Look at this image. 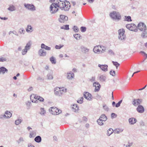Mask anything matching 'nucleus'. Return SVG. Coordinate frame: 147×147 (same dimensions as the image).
Returning a JSON list of instances; mask_svg holds the SVG:
<instances>
[{
    "instance_id": "1",
    "label": "nucleus",
    "mask_w": 147,
    "mask_h": 147,
    "mask_svg": "<svg viewBox=\"0 0 147 147\" xmlns=\"http://www.w3.org/2000/svg\"><path fill=\"white\" fill-rule=\"evenodd\" d=\"M58 2L59 7L61 10L65 11L69 10L70 7V4L67 1H59Z\"/></svg>"
},
{
    "instance_id": "2",
    "label": "nucleus",
    "mask_w": 147,
    "mask_h": 147,
    "mask_svg": "<svg viewBox=\"0 0 147 147\" xmlns=\"http://www.w3.org/2000/svg\"><path fill=\"white\" fill-rule=\"evenodd\" d=\"M106 48L105 46L98 45L95 46L93 49V52L99 54L104 53Z\"/></svg>"
},
{
    "instance_id": "3",
    "label": "nucleus",
    "mask_w": 147,
    "mask_h": 147,
    "mask_svg": "<svg viewBox=\"0 0 147 147\" xmlns=\"http://www.w3.org/2000/svg\"><path fill=\"white\" fill-rule=\"evenodd\" d=\"M66 92V89L64 87H56L54 89V93L55 95L61 96Z\"/></svg>"
},
{
    "instance_id": "4",
    "label": "nucleus",
    "mask_w": 147,
    "mask_h": 147,
    "mask_svg": "<svg viewBox=\"0 0 147 147\" xmlns=\"http://www.w3.org/2000/svg\"><path fill=\"white\" fill-rule=\"evenodd\" d=\"M59 5L57 3H54L50 6L49 11L51 14L55 13L58 10Z\"/></svg>"
},
{
    "instance_id": "5",
    "label": "nucleus",
    "mask_w": 147,
    "mask_h": 147,
    "mask_svg": "<svg viewBox=\"0 0 147 147\" xmlns=\"http://www.w3.org/2000/svg\"><path fill=\"white\" fill-rule=\"evenodd\" d=\"M111 17L114 20L119 21L121 18L120 13L117 12L113 11L110 14Z\"/></svg>"
},
{
    "instance_id": "6",
    "label": "nucleus",
    "mask_w": 147,
    "mask_h": 147,
    "mask_svg": "<svg viewBox=\"0 0 147 147\" xmlns=\"http://www.w3.org/2000/svg\"><path fill=\"white\" fill-rule=\"evenodd\" d=\"M30 99L33 102L37 103L38 102L37 100L40 102H43L44 101V99L41 96L33 95L30 96Z\"/></svg>"
},
{
    "instance_id": "7",
    "label": "nucleus",
    "mask_w": 147,
    "mask_h": 147,
    "mask_svg": "<svg viewBox=\"0 0 147 147\" xmlns=\"http://www.w3.org/2000/svg\"><path fill=\"white\" fill-rule=\"evenodd\" d=\"M49 111L51 114L54 115H59L61 112V110L54 107L50 108Z\"/></svg>"
},
{
    "instance_id": "8",
    "label": "nucleus",
    "mask_w": 147,
    "mask_h": 147,
    "mask_svg": "<svg viewBox=\"0 0 147 147\" xmlns=\"http://www.w3.org/2000/svg\"><path fill=\"white\" fill-rule=\"evenodd\" d=\"M118 38L120 40L123 41L126 39V36L125 34V30L123 29H120L118 31Z\"/></svg>"
},
{
    "instance_id": "9",
    "label": "nucleus",
    "mask_w": 147,
    "mask_h": 147,
    "mask_svg": "<svg viewBox=\"0 0 147 147\" xmlns=\"http://www.w3.org/2000/svg\"><path fill=\"white\" fill-rule=\"evenodd\" d=\"M31 44L32 42L31 41H29L27 43L24 49L22 51V53L23 55H24L27 53L28 51L30 49Z\"/></svg>"
},
{
    "instance_id": "10",
    "label": "nucleus",
    "mask_w": 147,
    "mask_h": 147,
    "mask_svg": "<svg viewBox=\"0 0 147 147\" xmlns=\"http://www.w3.org/2000/svg\"><path fill=\"white\" fill-rule=\"evenodd\" d=\"M127 28L130 30L137 32L138 31L137 29V27L135 24H129L126 25Z\"/></svg>"
},
{
    "instance_id": "11",
    "label": "nucleus",
    "mask_w": 147,
    "mask_h": 147,
    "mask_svg": "<svg viewBox=\"0 0 147 147\" xmlns=\"http://www.w3.org/2000/svg\"><path fill=\"white\" fill-rule=\"evenodd\" d=\"M138 28L141 31L146 30V25L143 23H139L137 27V29Z\"/></svg>"
},
{
    "instance_id": "12",
    "label": "nucleus",
    "mask_w": 147,
    "mask_h": 147,
    "mask_svg": "<svg viewBox=\"0 0 147 147\" xmlns=\"http://www.w3.org/2000/svg\"><path fill=\"white\" fill-rule=\"evenodd\" d=\"M68 20V18L67 16L64 15H61L59 18V21L60 23H64L67 21Z\"/></svg>"
},
{
    "instance_id": "13",
    "label": "nucleus",
    "mask_w": 147,
    "mask_h": 147,
    "mask_svg": "<svg viewBox=\"0 0 147 147\" xmlns=\"http://www.w3.org/2000/svg\"><path fill=\"white\" fill-rule=\"evenodd\" d=\"M24 5L25 7L29 10L34 11L35 10L34 6L32 4L24 3Z\"/></svg>"
},
{
    "instance_id": "14",
    "label": "nucleus",
    "mask_w": 147,
    "mask_h": 147,
    "mask_svg": "<svg viewBox=\"0 0 147 147\" xmlns=\"http://www.w3.org/2000/svg\"><path fill=\"white\" fill-rule=\"evenodd\" d=\"M81 52L84 54H88L89 53L90 49L84 45H82L80 47Z\"/></svg>"
},
{
    "instance_id": "15",
    "label": "nucleus",
    "mask_w": 147,
    "mask_h": 147,
    "mask_svg": "<svg viewBox=\"0 0 147 147\" xmlns=\"http://www.w3.org/2000/svg\"><path fill=\"white\" fill-rule=\"evenodd\" d=\"M84 98L87 100L90 101L92 100L93 97L91 94L88 92H84L83 93Z\"/></svg>"
},
{
    "instance_id": "16",
    "label": "nucleus",
    "mask_w": 147,
    "mask_h": 147,
    "mask_svg": "<svg viewBox=\"0 0 147 147\" xmlns=\"http://www.w3.org/2000/svg\"><path fill=\"white\" fill-rule=\"evenodd\" d=\"M74 77V74L71 71L68 72L67 74V78L69 80H71Z\"/></svg>"
},
{
    "instance_id": "17",
    "label": "nucleus",
    "mask_w": 147,
    "mask_h": 147,
    "mask_svg": "<svg viewBox=\"0 0 147 147\" xmlns=\"http://www.w3.org/2000/svg\"><path fill=\"white\" fill-rule=\"evenodd\" d=\"M93 86L95 87V91H99L100 87V85L98 82H94L93 84Z\"/></svg>"
},
{
    "instance_id": "18",
    "label": "nucleus",
    "mask_w": 147,
    "mask_h": 147,
    "mask_svg": "<svg viewBox=\"0 0 147 147\" xmlns=\"http://www.w3.org/2000/svg\"><path fill=\"white\" fill-rule=\"evenodd\" d=\"M98 66L100 67L102 70L104 71H108V66L106 65H101L99 64Z\"/></svg>"
},
{
    "instance_id": "19",
    "label": "nucleus",
    "mask_w": 147,
    "mask_h": 147,
    "mask_svg": "<svg viewBox=\"0 0 147 147\" xmlns=\"http://www.w3.org/2000/svg\"><path fill=\"white\" fill-rule=\"evenodd\" d=\"M46 51L42 49L39 50L38 54L40 56H45L46 55Z\"/></svg>"
},
{
    "instance_id": "20",
    "label": "nucleus",
    "mask_w": 147,
    "mask_h": 147,
    "mask_svg": "<svg viewBox=\"0 0 147 147\" xmlns=\"http://www.w3.org/2000/svg\"><path fill=\"white\" fill-rule=\"evenodd\" d=\"M99 80L102 82L105 81L106 79V76L105 75H100L98 76Z\"/></svg>"
},
{
    "instance_id": "21",
    "label": "nucleus",
    "mask_w": 147,
    "mask_h": 147,
    "mask_svg": "<svg viewBox=\"0 0 147 147\" xmlns=\"http://www.w3.org/2000/svg\"><path fill=\"white\" fill-rule=\"evenodd\" d=\"M142 102V100L139 99H134L133 102V104L136 106L139 104H140Z\"/></svg>"
},
{
    "instance_id": "22",
    "label": "nucleus",
    "mask_w": 147,
    "mask_h": 147,
    "mask_svg": "<svg viewBox=\"0 0 147 147\" xmlns=\"http://www.w3.org/2000/svg\"><path fill=\"white\" fill-rule=\"evenodd\" d=\"M137 111L140 113H142L144 112V110L143 107L141 105H139L137 108Z\"/></svg>"
},
{
    "instance_id": "23",
    "label": "nucleus",
    "mask_w": 147,
    "mask_h": 147,
    "mask_svg": "<svg viewBox=\"0 0 147 147\" xmlns=\"http://www.w3.org/2000/svg\"><path fill=\"white\" fill-rule=\"evenodd\" d=\"M72 110L75 112H78L79 110V108L77 104H74L72 106Z\"/></svg>"
},
{
    "instance_id": "24",
    "label": "nucleus",
    "mask_w": 147,
    "mask_h": 147,
    "mask_svg": "<svg viewBox=\"0 0 147 147\" xmlns=\"http://www.w3.org/2000/svg\"><path fill=\"white\" fill-rule=\"evenodd\" d=\"M41 48L42 49H45L47 51H50L51 50V48L46 45L45 44L42 43L41 45Z\"/></svg>"
},
{
    "instance_id": "25",
    "label": "nucleus",
    "mask_w": 147,
    "mask_h": 147,
    "mask_svg": "<svg viewBox=\"0 0 147 147\" xmlns=\"http://www.w3.org/2000/svg\"><path fill=\"white\" fill-rule=\"evenodd\" d=\"M46 112L45 109L43 108H41L40 109L39 114L42 116H45L46 114Z\"/></svg>"
},
{
    "instance_id": "26",
    "label": "nucleus",
    "mask_w": 147,
    "mask_h": 147,
    "mask_svg": "<svg viewBox=\"0 0 147 147\" xmlns=\"http://www.w3.org/2000/svg\"><path fill=\"white\" fill-rule=\"evenodd\" d=\"M7 69L5 67H1L0 68V74H4L5 72L7 73Z\"/></svg>"
},
{
    "instance_id": "27",
    "label": "nucleus",
    "mask_w": 147,
    "mask_h": 147,
    "mask_svg": "<svg viewBox=\"0 0 147 147\" xmlns=\"http://www.w3.org/2000/svg\"><path fill=\"white\" fill-rule=\"evenodd\" d=\"M136 121V119L134 118H131L129 119V123L131 125L134 124Z\"/></svg>"
},
{
    "instance_id": "28",
    "label": "nucleus",
    "mask_w": 147,
    "mask_h": 147,
    "mask_svg": "<svg viewBox=\"0 0 147 147\" xmlns=\"http://www.w3.org/2000/svg\"><path fill=\"white\" fill-rule=\"evenodd\" d=\"M33 31L32 27L30 25H28L26 29V31L27 32H31Z\"/></svg>"
},
{
    "instance_id": "29",
    "label": "nucleus",
    "mask_w": 147,
    "mask_h": 147,
    "mask_svg": "<svg viewBox=\"0 0 147 147\" xmlns=\"http://www.w3.org/2000/svg\"><path fill=\"white\" fill-rule=\"evenodd\" d=\"M22 119L21 117H19L15 121V124L16 125H18L22 121Z\"/></svg>"
},
{
    "instance_id": "30",
    "label": "nucleus",
    "mask_w": 147,
    "mask_h": 147,
    "mask_svg": "<svg viewBox=\"0 0 147 147\" xmlns=\"http://www.w3.org/2000/svg\"><path fill=\"white\" fill-rule=\"evenodd\" d=\"M36 135V132L35 131H33L30 132L29 137L30 138L34 137Z\"/></svg>"
},
{
    "instance_id": "31",
    "label": "nucleus",
    "mask_w": 147,
    "mask_h": 147,
    "mask_svg": "<svg viewBox=\"0 0 147 147\" xmlns=\"http://www.w3.org/2000/svg\"><path fill=\"white\" fill-rule=\"evenodd\" d=\"M41 138L40 136H38L36 137L34 139V140L37 142L39 143L41 141Z\"/></svg>"
},
{
    "instance_id": "32",
    "label": "nucleus",
    "mask_w": 147,
    "mask_h": 147,
    "mask_svg": "<svg viewBox=\"0 0 147 147\" xmlns=\"http://www.w3.org/2000/svg\"><path fill=\"white\" fill-rule=\"evenodd\" d=\"M8 9L11 11H12L15 10L16 7L13 5H10L8 8Z\"/></svg>"
},
{
    "instance_id": "33",
    "label": "nucleus",
    "mask_w": 147,
    "mask_h": 147,
    "mask_svg": "<svg viewBox=\"0 0 147 147\" xmlns=\"http://www.w3.org/2000/svg\"><path fill=\"white\" fill-rule=\"evenodd\" d=\"M5 114L7 115V116H6L7 119L10 118L12 116V114L9 111H5Z\"/></svg>"
},
{
    "instance_id": "34",
    "label": "nucleus",
    "mask_w": 147,
    "mask_h": 147,
    "mask_svg": "<svg viewBox=\"0 0 147 147\" xmlns=\"http://www.w3.org/2000/svg\"><path fill=\"white\" fill-rule=\"evenodd\" d=\"M143 32L141 34L142 37L144 38H145L147 37V32L146 30L143 31Z\"/></svg>"
},
{
    "instance_id": "35",
    "label": "nucleus",
    "mask_w": 147,
    "mask_h": 147,
    "mask_svg": "<svg viewBox=\"0 0 147 147\" xmlns=\"http://www.w3.org/2000/svg\"><path fill=\"white\" fill-rule=\"evenodd\" d=\"M50 61L52 64H55L56 63V61L55 57L52 56L50 58Z\"/></svg>"
},
{
    "instance_id": "36",
    "label": "nucleus",
    "mask_w": 147,
    "mask_h": 147,
    "mask_svg": "<svg viewBox=\"0 0 147 147\" xmlns=\"http://www.w3.org/2000/svg\"><path fill=\"white\" fill-rule=\"evenodd\" d=\"M101 118H99V119L97 120V122L98 124L100 125H102L104 124V121L101 119Z\"/></svg>"
},
{
    "instance_id": "37",
    "label": "nucleus",
    "mask_w": 147,
    "mask_h": 147,
    "mask_svg": "<svg viewBox=\"0 0 147 147\" xmlns=\"http://www.w3.org/2000/svg\"><path fill=\"white\" fill-rule=\"evenodd\" d=\"M100 118H101V119L104 122L106 121L107 119V117L104 114H102L100 117Z\"/></svg>"
},
{
    "instance_id": "38",
    "label": "nucleus",
    "mask_w": 147,
    "mask_h": 147,
    "mask_svg": "<svg viewBox=\"0 0 147 147\" xmlns=\"http://www.w3.org/2000/svg\"><path fill=\"white\" fill-rule=\"evenodd\" d=\"M113 132V130L112 128L109 129L107 131V135L109 136H110Z\"/></svg>"
},
{
    "instance_id": "39",
    "label": "nucleus",
    "mask_w": 147,
    "mask_h": 147,
    "mask_svg": "<svg viewBox=\"0 0 147 147\" xmlns=\"http://www.w3.org/2000/svg\"><path fill=\"white\" fill-rule=\"evenodd\" d=\"M60 28L61 29L66 30H68L69 29V26L67 25L61 26V27Z\"/></svg>"
},
{
    "instance_id": "40",
    "label": "nucleus",
    "mask_w": 147,
    "mask_h": 147,
    "mask_svg": "<svg viewBox=\"0 0 147 147\" xmlns=\"http://www.w3.org/2000/svg\"><path fill=\"white\" fill-rule=\"evenodd\" d=\"M18 32L21 34H24L25 32L23 28H21L19 30Z\"/></svg>"
},
{
    "instance_id": "41",
    "label": "nucleus",
    "mask_w": 147,
    "mask_h": 147,
    "mask_svg": "<svg viewBox=\"0 0 147 147\" xmlns=\"http://www.w3.org/2000/svg\"><path fill=\"white\" fill-rule=\"evenodd\" d=\"M74 36L77 40H79L80 39V36L79 34H75L74 35Z\"/></svg>"
},
{
    "instance_id": "42",
    "label": "nucleus",
    "mask_w": 147,
    "mask_h": 147,
    "mask_svg": "<svg viewBox=\"0 0 147 147\" xmlns=\"http://www.w3.org/2000/svg\"><path fill=\"white\" fill-rule=\"evenodd\" d=\"M123 131L122 129H116L115 130V133L116 134H119L121 132Z\"/></svg>"
},
{
    "instance_id": "43",
    "label": "nucleus",
    "mask_w": 147,
    "mask_h": 147,
    "mask_svg": "<svg viewBox=\"0 0 147 147\" xmlns=\"http://www.w3.org/2000/svg\"><path fill=\"white\" fill-rule=\"evenodd\" d=\"M125 20L128 22L131 21L132 20L131 19V17L130 16H125Z\"/></svg>"
},
{
    "instance_id": "44",
    "label": "nucleus",
    "mask_w": 147,
    "mask_h": 147,
    "mask_svg": "<svg viewBox=\"0 0 147 147\" xmlns=\"http://www.w3.org/2000/svg\"><path fill=\"white\" fill-rule=\"evenodd\" d=\"M84 98L83 97H81L77 100V102L80 104L82 103L83 102Z\"/></svg>"
},
{
    "instance_id": "45",
    "label": "nucleus",
    "mask_w": 147,
    "mask_h": 147,
    "mask_svg": "<svg viewBox=\"0 0 147 147\" xmlns=\"http://www.w3.org/2000/svg\"><path fill=\"white\" fill-rule=\"evenodd\" d=\"M63 45H56L55 48L56 49H60L63 47Z\"/></svg>"
},
{
    "instance_id": "46",
    "label": "nucleus",
    "mask_w": 147,
    "mask_h": 147,
    "mask_svg": "<svg viewBox=\"0 0 147 147\" xmlns=\"http://www.w3.org/2000/svg\"><path fill=\"white\" fill-rule=\"evenodd\" d=\"M48 79L49 80H52L53 79V76L52 74H49L47 75Z\"/></svg>"
},
{
    "instance_id": "47",
    "label": "nucleus",
    "mask_w": 147,
    "mask_h": 147,
    "mask_svg": "<svg viewBox=\"0 0 147 147\" xmlns=\"http://www.w3.org/2000/svg\"><path fill=\"white\" fill-rule=\"evenodd\" d=\"M103 108L104 110L107 111H108L109 109L108 107L106 105H104L103 106Z\"/></svg>"
},
{
    "instance_id": "48",
    "label": "nucleus",
    "mask_w": 147,
    "mask_h": 147,
    "mask_svg": "<svg viewBox=\"0 0 147 147\" xmlns=\"http://www.w3.org/2000/svg\"><path fill=\"white\" fill-rule=\"evenodd\" d=\"M80 30L82 32H84L86 30V28L85 27L82 26L81 27Z\"/></svg>"
},
{
    "instance_id": "49",
    "label": "nucleus",
    "mask_w": 147,
    "mask_h": 147,
    "mask_svg": "<svg viewBox=\"0 0 147 147\" xmlns=\"http://www.w3.org/2000/svg\"><path fill=\"white\" fill-rule=\"evenodd\" d=\"M112 62L113 65L116 66V68L117 69V67L119 65V64L117 62L113 61Z\"/></svg>"
},
{
    "instance_id": "50",
    "label": "nucleus",
    "mask_w": 147,
    "mask_h": 147,
    "mask_svg": "<svg viewBox=\"0 0 147 147\" xmlns=\"http://www.w3.org/2000/svg\"><path fill=\"white\" fill-rule=\"evenodd\" d=\"M3 118L8 119L5 114L3 115L2 114L0 115V119H2Z\"/></svg>"
},
{
    "instance_id": "51",
    "label": "nucleus",
    "mask_w": 147,
    "mask_h": 147,
    "mask_svg": "<svg viewBox=\"0 0 147 147\" xmlns=\"http://www.w3.org/2000/svg\"><path fill=\"white\" fill-rule=\"evenodd\" d=\"M122 102V100H121L120 101H119L118 103H117L116 104V105H115L116 107H119L120 106V104Z\"/></svg>"
},
{
    "instance_id": "52",
    "label": "nucleus",
    "mask_w": 147,
    "mask_h": 147,
    "mask_svg": "<svg viewBox=\"0 0 147 147\" xmlns=\"http://www.w3.org/2000/svg\"><path fill=\"white\" fill-rule=\"evenodd\" d=\"M115 71L114 70H111L110 72V74L113 76H115Z\"/></svg>"
},
{
    "instance_id": "53",
    "label": "nucleus",
    "mask_w": 147,
    "mask_h": 147,
    "mask_svg": "<svg viewBox=\"0 0 147 147\" xmlns=\"http://www.w3.org/2000/svg\"><path fill=\"white\" fill-rule=\"evenodd\" d=\"M24 141L23 138L22 137H20L19 139V140L17 141L18 143H20L21 142Z\"/></svg>"
},
{
    "instance_id": "54",
    "label": "nucleus",
    "mask_w": 147,
    "mask_h": 147,
    "mask_svg": "<svg viewBox=\"0 0 147 147\" xmlns=\"http://www.w3.org/2000/svg\"><path fill=\"white\" fill-rule=\"evenodd\" d=\"M108 53L111 55H114V53L113 51L111 50H109L108 52Z\"/></svg>"
},
{
    "instance_id": "55",
    "label": "nucleus",
    "mask_w": 147,
    "mask_h": 147,
    "mask_svg": "<svg viewBox=\"0 0 147 147\" xmlns=\"http://www.w3.org/2000/svg\"><path fill=\"white\" fill-rule=\"evenodd\" d=\"M73 29L74 31L76 32H78L79 30L77 26H74Z\"/></svg>"
},
{
    "instance_id": "56",
    "label": "nucleus",
    "mask_w": 147,
    "mask_h": 147,
    "mask_svg": "<svg viewBox=\"0 0 147 147\" xmlns=\"http://www.w3.org/2000/svg\"><path fill=\"white\" fill-rule=\"evenodd\" d=\"M6 61V59L5 58L3 57L0 58V62H3Z\"/></svg>"
},
{
    "instance_id": "57",
    "label": "nucleus",
    "mask_w": 147,
    "mask_h": 147,
    "mask_svg": "<svg viewBox=\"0 0 147 147\" xmlns=\"http://www.w3.org/2000/svg\"><path fill=\"white\" fill-rule=\"evenodd\" d=\"M117 115L114 113H112L111 114V117L112 118H115L117 117Z\"/></svg>"
},
{
    "instance_id": "58",
    "label": "nucleus",
    "mask_w": 147,
    "mask_h": 147,
    "mask_svg": "<svg viewBox=\"0 0 147 147\" xmlns=\"http://www.w3.org/2000/svg\"><path fill=\"white\" fill-rule=\"evenodd\" d=\"M13 33L17 36H18V34L17 33V32L15 30L13 31Z\"/></svg>"
},
{
    "instance_id": "59",
    "label": "nucleus",
    "mask_w": 147,
    "mask_h": 147,
    "mask_svg": "<svg viewBox=\"0 0 147 147\" xmlns=\"http://www.w3.org/2000/svg\"><path fill=\"white\" fill-rule=\"evenodd\" d=\"M140 53L144 54L146 56V57L147 58V54L145 52H144V51H141L140 52Z\"/></svg>"
},
{
    "instance_id": "60",
    "label": "nucleus",
    "mask_w": 147,
    "mask_h": 147,
    "mask_svg": "<svg viewBox=\"0 0 147 147\" xmlns=\"http://www.w3.org/2000/svg\"><path fill=\"white\" fill-rule=\"evenodd\" d=\"M74 72H76L77 71V69L75 68H74L72 70Z\"/></svg>"
},
{
    "instance_id": "61",
    "label": "nucleus",
    "mask_w": 147,
    "mask_h": 147,
    "mask_svg": "<svg viewBox=\"0 0 147 147\" xmlns=\"http://www.w3.org/2000/svg\"><path fill=\"white\" fill-rule=\"evenodd\" d=\"M83 120L86 121H87V118L85 117H84L83 118Z\"/></svg>"
},
{
    "instance_id": "62",
    "label": "nucleus",
    "mask_w": 147,
    "mask_h": 147,
    "mask_svg": "<svg viewBox=\"0 0 147 147\" xmlns=\"http://www.w3.org/2000/svg\"><path fill=\"white\" fill-rule=\"evenodd\" d=\"M86 127L87 128H88L89 127V125L88 123H87L86 124Z\"/></svg>"
},
{
    "instance_id": "63",
    "label": "nucleus",
    "mask_w": 147,
    "mask_h": 147,
    "mask_svg": "<svg viewBox=\"0 0 147 147\" xmlns=\"http://www.w3.org/2000/svg\"><path fill=\"white\" fill-rule=\"evenodd\" d=\"M22 49V48L21 47H19L18 48V50L19 51H21Z\"/></svg>"
},
{
    "instance_id": "64",
    "label": "nucleus",
    "mask_w": 147,
    "mask_h": 147,
    "mask_svg": "<svg viewBox=\"0 0 147 147\" xmlns=\"http://www.w3.org/2000/svg\"><path fill=\"white\" fill-rule=\"evenodd\" d=\"M28 147H35L34 146L32 145L31 144H30L29 145H28Z\"/></svg>"
}]
</instances>
